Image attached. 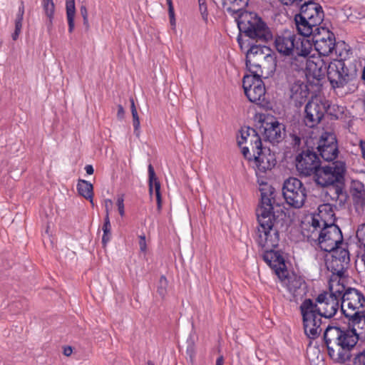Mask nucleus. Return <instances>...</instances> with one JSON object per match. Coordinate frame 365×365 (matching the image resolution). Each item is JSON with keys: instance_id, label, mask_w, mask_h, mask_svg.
I'll return each instance as SVG.
<instances>
[{"instance_id": "nucleus-38", "label": "nucleus", "mask_w": 365, "mask_h": 365, "mask_svg": "<svg viewBox=\"0 0 365 365\" xmlns=\"http://www.w3.org/2000/svg\"><path fill=\"white\" fill-rule=\"evenodd\" d=\"M168 280L165 276H161L158 285L157 292L162 299L165 298L167 294Z\"/></svg>"}, {"instance_id": "nucleus-61", "label": "nucleus", "mask_w": 365, "mask_h": 365, "mask_svg": "<svg viewBox=\"0 0 365 365\" xmlns=\"http://www.w3.org/2000/svg\"><path fill=\"white\" fill-rule=\"evenodd\" d=\"M361 79L363 81H365V66L364 67L363 71H362Z\"/></svg>"}, {"instance_id": "nucleus-31", "label": "nucleus", "mask_w": 365, "mask_h": 365, "mask_svg": "<svg viewBox=\"0 0 365 365\" xmlns=\"http://www.w3.org/2000/svg\"><path fill=\"white\" fill-rule=\"evenodd\" d=\"M148 185H149V194L150 196L153 194V189H155V194H161L160 192V183L156 177L153 166L152 164H149L148 167Z\"/></svg>"}, {"instance_id": "nucleus-52", "label": "nucleus", "mask_w": 365, "mask_h": 365, "mask_svg": "<svg viewBox=\"0 0 365 365\" xmlns=\"http://www.w3.org/2000/svg\"><path fill=\"white\" fill-rule=\"evenodd\" d=\"M80 13L83 19L88 18L87 8L85 5H81L80 7Z\"/></svg>"}, {"instance_id": "nucleus-55", "label": "nucleus", "mask_w": 365, "mask_h": 365, "mask_svg": "<svg viewBox=\"0 0 365 365\" xmlns=\"http://www.w3.org/2000/svg\"><path fill=\"white\" fill-rule=\"evenodd\" d=\"M359 146L362 153V156L365 160V141L361 140L359 143Z\"/></svg>"}, {"instance_id": "nucleus-28", "label": "nucleus", "mask_w": 365, "mask_h": 365, "mask_svg": "<svg viewBox=\"0 0 365 365\" xmlns=\"http://www.w3.org/2000/svg\"><path fill=\"white\" fill-rule=\"evenodd\" d=\"M251 74L245 75L242 80V87L244 92L246 93V89H250L253 86L257 85V80H262V72L259 70L247 68Z\"/></svg>"}, {"instance_id": "nucleus-29", "label": "nucleus", "mask_w": 365, "mask_h": 365, "mask_svg": "<svg viewBox=\"0 0 365 365\" xmlns=\"http://www.w3.org/2000/svg\"><path fill=\"white\" fill-rule=\"evenodd\" d=\"M42 7L45 15L47 17L46 26L48 32H51L53 28V20L54 18L55 4L53 0H42Z\"/></svg>"}, {"instance_id": "nucleus-8", "label": "nucleus", "mask_w": 365, "mask_h": 365, "mask_svg": "<svg viewBox=\"0 0 365 365\" xmlns=\"http://www.w3.org/2000/svg\"><path fill=\"white\" fill-rule=\"evenodd\" d=\"M282 194L286 202L291 207L299 209L303 207L307 196V190L300 180L290 177L284 180Z\"/></svg>"}, {"instance_id": "nucleus-14", "label": "nucleus", "mask_w": 365, "mask_h": 365, "mask_svg": "<svg viewBox=\"0 0 365 365\" xmlns=\"http://www.w3.org/2000/svg\"><path fill=\"white\" fill-rule=\"evenodd\" d=\"M312 39L320 56L328 57L335 48L336 39L333 32L324 26L316 27Z\"/></svg>"}, {"instance_id": "nucleus-63", "label": "nucleus", "mask_w": 365, "mask_h": 365, "mask_svg": "<svg viewBox=\"0 0 365 365\" xmlns=\"http://www.w3.org/2000/svg\"><path fill=\"white\" fill-rule=\"evenodd\" d=\"M148 365H155L154 363L151 361H148Z\"/></svg>"}, {"instance_id": "nucleus-39", "label": "nucleus", "mask_w": 365, "mask_h": 365, "mask_svg": "<svg viewBox=\"0 0 365 365\" xmlns=\"http://www.w3.org/2000/svg\"><path fill=\"white\" fill-rule=\"evenodd\" d=\"M167 4L168 6V15L170 18V25L173 26V29L175 28L176 21H175V11L174 7L173 4L172 0H166Z\"/></svg>"}, {"instance_id": "nucleus-5", "label": "nucleus", "mask_w": 365, "mask_h": 365, "mask_svg": "<svg viewBox=\"0 0 365 365\" xmlns=\"http://www.w3.org/2000/svg\"><path fill=\"white\" fill-rule=\"evenodd\" d=\"M235 19L240 31L239 35L243 34L248 38L245 41L268 43L272 40L273 35L270 29L256 13L245 11Z\"/></svg>"}, {"instance_id": "nucleus-48", "label": "nucleus", "mask_w": 365, "mask_h": 365, "mask_svg": "<svg viewBox=\"0 0 365 365\" xmlns=\"http://www.w3.org/2000/svg\"><path fill=\"white\" fill-rule=\"evenodd\" d=\"M139 246H140V251L142 252H145L146 250V240H145V235H140L139 237Z\"/></svg>"}, {"instance_id": "nucleus-16", "label": "nucleus", "mask_w": 365, "mask_h": 365, "mask_svg": "<svg viewBox=\"0 0 365 365\" xmlns=\"http://www.w3.org/2000/svg\"><path fill=\"white\" fill-rule=\"evenodd\" d=\"M348 319L347 327H345L354 339L365 341V312L358 311L354 313L347 312L344 316Z\"/></svg>"}, {"instance_id": "nucleus-64", "label": "nucleus", "mask_w": 365, "mask_h": 365, "mask_svg": "<svg viewBox=\"0 0 365 365\" xmlns=\"http://www.w3.org/2000/svg\"><path fill=\"white\" fill-rule=\"evenodd\" d=\"M91 204L92 205V206L93 207L94 206V203H93V197H92V202H90Z\"/></svg>"}, {"instance_id": "nucleus-53", "label": "nucleus", "mask_w": 365, "mask_h": 365, "mask_svg": "<svg viewBox=\"0 0 365 365\" xmlns=\"http://www.w3.org/2000/svg\"><path fill=\"white\" fill-rule=\"evenodd\" d=\"M73 352L72 347L70 346H66L63 349V354L66 356H69L71 355Z\"/></svg>"}, {"instance_id": "nucleus-54", "label": "nucleus", "mask_w": 365, "mask_h": 365, "mask_svg": "<svg viewBox=\"0 0 365 365\" xmlns=\"http://www.w3.org/2000/svg\"><path fill=\"white\" fill-rule=\"evenodd\" d=\"M85 170L88 175H92L94 173L93 167L91 165H87L85 167Z\"/></svg>"}, {"instance_id": "nucleus-3", "label": "nucleus", "mask_w": 365, "mask_h": 365, "mask_svg": "<svg viewBox=\"0 0 365 365\" xmlns=\"http://www.w3.org/2000/svg\"><path fill=\"white\" fill-rule=\"evenodd\" d=\"M341 292L336 285H329V292L320 293L315 301L305 299L299 306L304 334L309 339H317L322 329V318L330 319L339 308Z\"/></svg>"}, {"instance_id": "nucleus-13", "label": "nucleus", "mask_w": 365, "mask_h": 365, "mask_svg": "<svg viewBox=\"0 0 365 365\" xmlns=\"http://www.w3.org/2000/svg\"><path fill=\"white\" fill-rule=\"evenodd\" d=\"M332 88H343L351 80L349 70L342 59L329 61L326 72Z\"/></svg>"}, {"instance_id": "nucleus-32", "label": "nucleus", "mask_w": 365, "mask_h": 365, "mask_svg": "<svg viewBox=\"0 0 365 365\" xmlns=\"http://www.w3.org/2000/svg\"><path fill=\"white\" fill-rule=\"evenodd\" d=\"M66 16L68 24V32L71 34L75 28L74 19L76 15L75 0L66 1Z\"/></svg>"}, {"instance_id": "nucleus-59", "label": "nucleus", "mask_w": 365, "mask_h": 365, "mask_svg": "<svg viewBox=\"0 0 365 365\" xmlns=\"http://www.w3.org/2000/svg\"><path fill=\"white\" fill-rule=\"evenodd\" d=\"M216 365H223V357L220 356L217 359Z\"/></svg>"}, {"instance_id": "nucleus-9", "label": "nucleus", "mask_w": 365, "mask_h": 365, "mask_svg": "<svg viewBox=\"0 0 365 365\" xmlns=\"http://www.w3.org/2000/svg\"><path fill=\"white\" fill-rule=\"evenodd\" d=\"M336 287L341 292V310L344 316L347 312H365V297L360 291L351 287L346 289L340 284H337Z\"/></svg>"}, {"instance_id": "nucleus-42", "label": "nucleus", "mask_w": 365, "mask_h": 365, "mask_svg": "<svg viewBox=\"0 0 365 365\" xmlns=\"http://www.w3.org/2000/svg\"><path fill=\"white\" fill-rule=\"evenodd\" d=\"M354 365H365V349L355 354Z\"/></svg>"}, {"instance_id": "nucleus-17", "label": "nucleus", "mask_w": 365, "mask_h": 365, "mask_svg": "<svg viewBox=\"0 0 365 365\" xmlns=\"http://www.w3.org/2000/svg\"><path fill=\"white\" fill-rule=\"evenodd\" d=\"M296 35L291 31L284 30L275 36L274 44L276 50L284 56H291L299 47V41Z\"/></svg>"}, {"instance_id": "nucleus-57", "label": "nucleus", "mask_w": 365, "mask_h": 365, "mask_svg": "<svg viewBox=\"0 0 365 365\" xmlns=\"http://www.w3.org/2000/svg\"><path fill=\"white\" fill-rule=\"evenodd\" d=\"M83 26L85 27V30L86 31H88L90 29L88 18L83 19Z\"/></svg>"}, {"instance_id": "nucleus-60", "label": "nucleus", "mask_w": 365, "mask_h": 365, "mask_svg": "<svg viewBox=\"0 0 365 365\" xmlns=\"http://www.w3.org/2000/svg\"><path fill=\"white\" fill-rule=\"evenodd\" d=\"M19 36V34H16V33H15V32H14V33L12 34V35H11L12 39H13L14 41H16V40L18 39Z\"/></svg>"}, {"instance_id": "nucleus-34", "label": "nucleus", "mask_w": 365, "mask_h": 365, "mask_svg": "<svg viewBox=\"0 0 365 365\" xmlns=\"http://www.w3.org/2000/svg\"><path fill=\"white\" fill-rule=\"evenodd\" d=\"M331 145H338L336 136L334 133L325 132L321 135L317 150H321L324 148L325 146H329Z\"/></svg>"}, {"instance_id": "nucleus-12", "label": "nucleus", "mask_w": 365, "mask_h": 365, "mask_svg": "<svg viewBox=\"0 0 365 365\" xmlns=\"http://www.w3.org/2000/svg\"><path fill=\"white\" fill-rule=\"evenodd\" d=\"M259 122L261 123L259 129L262 133L265 141L274 144L278 143L284 139L285 135L284 125L272 117L267 118L264 114L259 115Z\"/></svg>"}, {"instance_id": "nucleus-49", "label": "nucleus", "mask_w": 365, "mask_h": 365, "mask_svg": "<svg viewBox=\"0 0 365 365\" xmlns=\"http://www.w3.org/2000/svg\"><path fill=\"white\" fill-rule=\"evenodd\" d=\"M284 5L289 6L292 5L294 4L296 6H299V4L302 1V0H279Z\"/></svg>"}, {"instance_id": "nucleus-62", "label": "nucleus", "mask_w": 365, "mask_h": 365, "mask_svg": "<svg viewBox=\"0 0 365 365\" xmlns=\"http://www.w3.org/2000/svg\"><path fill=\"white\" fill-rule=\"evenodd\" d=\"M198 2H199V6L206 4V1L205 0H198Z\"/></svg>"}, {"instance_id": "nucleus-25", "label": "nucleus", "mask_w": 365, "mask_h": 365, "mask_svg": "<svg viewBox=\"0 0 365 365\" xmlns=\"http://www.w3.org/2000/svg\"><path fill=\"white\" fill-rule=\"evenodd\" d=\"M335 217V214L332 210V207L329 205H323L319 207L318 217H313L312 220V226L314 230L317 229L322 230L323 227L324 221L329 220Z\"/></svg>"}, {"instance_id": "nucleus-1", "label": "nucleus", "mask_w": 365, "mask_h": 365, "mask_svg": "<svg viewBox=\"0 0 365 365\" xmlns=\"http://www.w3.org/2000/svg\"><path fill=\"white\" fill-rule=\"evenodd\" d=\"M259 191L261 197L255 210L258 226L254 239L262 251V257L293 297L305 294V281L294 272L289 273L282 252L276 250L280 241L279 233L287 230L289 225V215L275 202L274 187L264 182L260 185Z\"/></svg>"}, {"instance_id": "nucleus-50", "label": "nucleus", "mask_w": 365, "mask_h": 365, "mask_svg": "<svg viewBox=\"0 0 365 365\" xmlns=\"http://www.w3.org/2000/svg\"><path fill=\"white\" fill-rule=\"evenodd\" d=\"M157 202V211L161 212L162 210V196L161 194L155 195Z\"/></svg>"}, {"instance_id": "nucleus-33", "label": "nucleus", "mask_w": 365, "mask_h": 365, "mask_svg": "<svg viewBox=\"0 0 365 365\" xmlns=\"http://www.w3.org/2000/svg\"><path fill=\"white\" fill-rule=\"evenodd\" d=\"M318 152L321 157L325 160L328 162L332 161L337 158L339 154L338 145H331L329 146H325L324 148L319 150Z\"/></svg>"}, {"instance_id": "nucleus-19", "label": "nucleus", "mask_w": 365, "mask_h": 365, "mask_svg": "<svg viewBox=\"0 0 365 365\" xmlns=\"http://www.w3.org/2000/svg\"><path fill=\"white\" fill-rule=\"evenodd\" d=\"M241 138L237 140L238 145L242 148V144L250 147V152L256 155V152L263 146L262 138L257 130L250 127L242 128L240 130Z\"/></svg>"}, {"instance_id": "nucleus-26", "label": "nucleus", "mask_w": 365, "mask_h": 365, "mask_svg": "<svg viewBox=\"0 0 365 365\" xmlns=\"http://www.w3.org/2000/svg\"><path fill=\"white\" fill-rule=\"evenodd\" d=\"M350 192L354 204L363 207L365 205V185L358 180H353L351 182Z\"/></svg>"}, {"instance_id": "nucleus-40", "label": "nucleus", "mask_w": 365, "mask_h": 365, "mask_svg": "<svg viewBox=\"0 0 365 365\" xmlns=\"http://www.w3.org/2000/svg\"><path fill=\"white\" fill-rule=\"evenodd\" d=\"M132 117H133V125L134 128V134L137 136H140V120L139 116L138 114V111L135 110L132 113Z\"/></svg>"}, {"instance_id": "nucleus-45", "label": "nucleus", "mask_w": 365, "mask_h": 365, "mask_svg": "<svg viewBox=\"0 0 365 365\" xmlns=\"http://www.w3.org/2000/svg\"><path fill=\"white\" fill-rule=\"evenodd\" d=\"M113 207V201L110 199L105 200V211H106V216L104 219H110L109 218V213Z\"/></svg>"}, {"instance_id": "nucleus-15", "label": "nucleus", "mask_w": 365, "mask_h": 365, "mask_svg": "<svg viewBox=\"0 0 365 365\" xmlns=\"http://www.w3.org/2000/svg\"><path fill=\"white\" fill-rule=\"evenodd\" d=\"M331 258L327 262V269L334 274L341 277L350 262V255L348 250V244L339 248L331 250Z\"/></svg>"}, {"instance_id": "nucleus-58", "label": "nucleus", "mask_w": 365, "mask_h": 365, "mask_svg": "<svg viewBox=\"0 0 365 365\" xmlns=\"http://www.w3.org/2000/svg\"><path fill=\"white\" fill-rule=\"evenodd\" d=\"M130 109H131V113H132L133 111L137 110L133 98H131L130 99Z\"/></svg>"}, {"instance_id": "nucleus-10", "label": "nucleus", "mask_w": 365, "mask_h": 365, "mask_svg": "<svg viewBox=\"0 0 365 365\" xmlns=\"http://www.w3.org/2000/svg\"><path fill=\"white\" fill-rule=\"evenodd\" d=\"M242 153L244 158L249 162H253L256 172L265 173L272 170L277 163L274 153H272L269 148L262 146L257 152L256 155L250 152V147L242 148Z\"/></svg>"}, {"instance_id": "nucleus-44", "label": "nucleus", "mask_w": 365, "mask_h": 365, "mask_svg": "<svg viewBox=\"0 0 365 365\" xmlns=\"http://www.w3.org/2000/svg\"><path fill=\"white\" fill-rule=\"evenodd\" d=\"M291 144L294 148H299L302 143V138L297 134L293 133L290 134Z\"/></svg>"}, {"instance_id": "nucleus-18", "label": "nucleus", "mask_w": 365, "mask_h": 365, "mask_svg": "<svg viewBox=\"0 0 365 365\" xmlns=\"http://www.w3.org/2000/svg\"><path fill=\"white\" fill-rule=\"evenodd\" d=\"M325 110V103L309 101L304 108L303 120L305 125L310 128L316 127L323 119Z\"/></svg>"}, {"instance_id": "nucleus-43", "label": "nucleus", "mask_w": 365, "mask_h": 365, "mask_svg": "<svg viewBox=\"0 0 365 365\" xmlns=\"http://www.w3.org/2000/svg\"><path fill=\"white\" fill-rule=\"evenodd\" d=\"M24 14V1H21V5L19 7L18 13L15 19V23L22 24Z\"/></svg>"}, {"instance_id": "nucleus-20", "label": "nucleus", "mask_w": 365, "mask_h": 365, "mask_svg": "<svg viewBox=\"0 0 365 365\" xmlns=\"http://www.w3.org/2000/svg\"><path fill=\"white\" fill-rule=\"evenodd\" d=\"M300 13L298 14V18L303 19H311L319 24H322L324 14L320 4L314 2L313 0L305 1L303 4H299Z\"/></svg>"}, {"instance_id": "nucleus-37", "label": "nucleus", "mask_w": 365, "mask_h": 365, "mask_svg": "<svg viewBox=\"0 0 365 365\" xmlns=\"http://www.w3.org/2000/svg\"><path fill=\"white\" fill-rule=\"evenodd\" d=\"M102 230L103 232L102 237V244L103 247H106L111 238V225L110 219H104Z\"/></svg>"}, {"instance_id": "nucleus-56", "label": "nucleus", "mask_w": 365, "mask_h": 365, "mask_svg": "<svg viewBox=\"0 0 365 365\" xmlns=\"http://www.w3.org/2000/svg\"><path fill=\"white\" fill-rule=\"evenodd\" d=\"M21 29H22V24L15 23V29H14V32H15L18 34H20V33L21 31Z\"/></svg>"}, {"instance_id": "nucleus-51", "label": "nucleus", "mask_w": 365, "mask_h": 365, "mask_svg": "<svg viewBox=\"0 0 365 365\" xmlns=\"http://www.w3.org/2000/svg\"><path fill=\"white\" fill-rule=\"evenodd\" d=\"M124 115H125L124 108H123V106L119 104L118 106L117 117L119 119H123L124 118Z\"/></svg>"}, {"instance_id": "nucleus-41", "label": "nucleus", "mask_w": 365, "mask_h": 365, "mask_svg": "<svg viewBox=\"0 0 365 365\" xmlns=\"http://www.w3.org/2000/svg\"><path fill=\"white\" fill-rule=\"evenodd\" d=\"M187 343L186 354L189 356L191 362H192L195 356V343L191 339H188Z\"/></svg>"}, {"instance_id": "nucleus-11", "label": "nucleus", "mask_w": 365, "mask_h": 365, "mask_svg": "<svg viewBox=\"0 0 365 365\" xmlns=\"http://www.w3.org/2000/svg\"><path fill=\"white\" fill-rule=\"evenodd\" d=\"M327 57L322 58V56L309 58L307 71V83L312 88H316L314 91H319L322 86V81L324 78L328 66Z\"/></svg>"}, {"instance_id": "nucleus-23", "label": "nucleus", "mask_w": 365, "mask_h": 365, "mask_svg": "<svg viewBox=\"0 0 365 365\" xmlns=\"http://www.w3.org/2000/svg\"><path fill=\"white\" fill-rule=\"evenodd\" d=\"M245 96L250 102L264 106L265 101V87L262 80H257V85L250 89H246Z\"/></svg>"}, {"instance_id": "nucleus-30", "label": "nucleus", "mask_w": 365, "mask_h": 365, "mask_svg": "<svg viewBox=\"0 0 365 365\" xmlns=\"http://www.w3.org/2000/svg\"><path fill=\"white\" fill-rule=\"evenodd\" d=\"M78 193L83 197L85 199L92 202V197H93V185L86 180L79 179L76 185Z\"/></svg>"}, {"instance_id": "nucleus-2", "label": "nucleus", "mask_w": 365, "mask_h": 365, "mask_svg": "<svg viewBox=\"0 0 365 365\" xmlns=\"http://www.w3.org/2000/svg\"><path fill=\"white\" fill-rule=\"evenodd\" d=\"M295 162L297 170L301 177L314 175L317 185L334 191L333 200L339 201L340 205L345 203L348 195L344 190L346 173L344 161L335 160L329 165L322 167L318 154L308 148L296 156Z\"/></svg>"}, {"instance_id": "nucleus-21", "label": "nucleus", "mask_w": 365, "mask_h": 365, "mask_svg": "<svg viewBox=\"0 0 365 365\" xmlns=\"http://www.w3.org/2000/svg\"><path fill=\"white\" fill-rule=\"evenodd\" d=\"M309 83L300 81L294 82L290 87V99L297 108H300L307 101L309 95Z\"/></svg>"}, {"instance_id": "nucleus-24", "label": "nucleus", "mask_w": 365, "mask_h": 365, "mask_svg": "<svg viewBox=\"0 0 365 365\" xmlns=\"http://www.w3.org/2000/svg\"><path fill=\"white\" fill-rule=\"evenodd\" d=\"M294 21L297 27L298 34L303 37H309L314 34L316 27H319L320 24L311 20V19H301L298 18V15L296 14L294 16Z\"/></svg>"}, {"instance_id": "nucleus-7", "label": "nucleus", "mask_w": 365, "mask_h": 365, "mask_svg": "<svg viewBox=\"0 0 365 365\" xmlns=\"http://www.w3.org/2000/svg\"><path fill=\"white\" fill-rule=\"evenodd\" d=\"M239 46L242 50L247 48L246 51V66L260 70V63L268 56V53L272 50L269 46H265L266 43L244 41L241 35L237 38Z\"/></svg>"}, {"instance_id": "nucleus-47", "label": "nucleus", "mask_w": 365, "mask_h": 365, "mask_svg": "<svg viewBox=\"0 0 365 365\" xmlns=\"http://www.w3.org/2000/svg\"><path fill=\"white\" fill-rule=\"evenodd\" d=\"M199 9H200V14L202 15L203 20L207 21V16H208L207 4H205L200 5Z\"/></svg>"}, {"instance_id": "nucleus-36", "label": "nucleus", "mask_w": 365, "mask_h": 365, "mask_svg": "<svg viewBox=\"0 0 365 365\" xmlns=\"http://www.w3.org/2000/svg\"><path fill=\"white\" fill-rule=\"evenodd\" d=\"M325 112L331 116V119H339L342 118L344 113V107L337 104H326Z\"/></svg>"}, {"instance_id": "nucleus-4", "label": "nucleus", "mask_w": 365, "mask_h": 365, "mask_svg": "<svg viewBox=\"0 0 365 365\" xmlns=\"http://www.w3.org/2000/svg\"><path fill=\"white\" fill-rule=\"evenodd\" d=\"M323 340L329 356L335 362L344 364L351 360V351L356 344L345 327L328 325L325 329Z\"/></svg>"}, {"instance_id": "nucleus-27", "label": "nucleus", "mask_w": 365, "mask_h": 365, "mask_svg": "<svg viewBox=\"0 0 365 365\" xmlns=\"http://www.w3.org/2000/svg\"><path fill=\"white\" fill-rule=\"evenodd\" d=\"M259 72L262 76L265 73L267 76L273 74L277 68V57L272 51L268 53V56L262 61Z\"/></svg>"}, {"instance_id": "nucleus-22", "label": "nucleus", "mask_w": 365, "mask_h": 365, "mask_svg": "<svg viewBox=\"0 0 365 365\" xmlns=\"http://www.w3.org/2000/svg\"><path fill=\"white\" fill-rule=\"evenodd\" d=\"M302 48H297L294 51L296 55L293 56L290 58V68L296 71H300L306 70L309 58L308 56L310 53V51L307 48H303V41H301Z\"/></svg>"}, {"instance_id": "nucleus-35", "label": "nucleus", "mask_w": 365, "mask_h": 365, "mask_svg": "<svg viewBox=\"0 0 365 365\" xmlns=\"http://www.w3.org/2000/svg\"><path fill=\"white\" fill-rule=\"evenodd\" d=\"M230 4L231 6L227 9L229 13L239 14L241 12H244L243 10L248 5L249 0H227Z\"/></svg>"}, {"instance_id": "nucleus-6", "label": "nucleus", "mask_w": 365, "mask_h": 365, "mask_svg": "<svg viewBox=\"0 0 365 365\" xmlns=\"http://www.w3.org/2000/svg\"><path fill=\"white\" fill-rule=\"evenodd\" d=\"M336 218L324 221L323 227L319 230L317 237V245L324 252H331V250L344 246L343 235L341 229L335 224Z\"/></svg>"}, {"instance_id": "nucleus-46", "label": "nucleus", "mask_w": 365, "mask_h": 365, "mask_svg": "<svg viewBox=\"0 0 365 365\" xmlns=\"http://www.w3.org/2000/svg\"><path fill=\"white\" fill-rule=\"evenodd\" d=\"M123 201H124V200H123V197H119L117 200L118 210L119 214L121 217L124 216V215H125Z\"/></svg>"}]
</instances>
